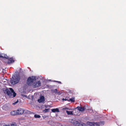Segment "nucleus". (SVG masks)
<instances>
[{
    "label": "nucleus",
    "mask_w": 126,
    "mask_h": 126,
    "mask_svg": "<svg viewBox=\"0 0 126 126\" xmlns=\"http://www.w3.org/2000/svg\"><path fill=\"white\" fill-rule=\"evenodd\" d=\"M34 117L35 118H40L41 117V116L40 115L37 114H35L34 115Z\"/></svg>",
    "instance_id": "nucleus-17"
},
{
    "label": "nucleus",
    "mask_w": 126,
    "mask_h": 126,
    "mask_svg": "<svg viewBox=\"0 0 126 126\" xmlns=\"http://www.w3.org/2000/svg\"><path fill=\"white\" fill-rule=\"evenodd\" d=\"M69 101H71L72 102H74L75 101V99L74 98H71L69 99Z\"/></svg>",
    "instance_id": "nucleus-19"
},
{
    "label": "nucleus",
    "mask_w": 126,
    "mask_h": 126,
    "mask_svg": "<svg viewBox=\"0 0 126 126\" xmlns=\"http://www.w3.org/2000/svg\"><path fill=\"white\" fill-rule=\"evenodd\" d=\"M18 102V100H17L16 101V102H15L14 103H13V104L14 105H15L16 104V103H17Z\"/></svg>",
    "instance_id": "nucleus-23"
},
{
    "label": "nucleus",
    "mask_w": 126,
    "mask_h": 126,
    "mask_svg": "<svg viewBox=\"0 0 126 126\" xmlns=\"http://www.w3.org/2000/svg\"><path fill=\"white\" fill-rule=\"evenodd\" d=\"M4 93L7 94L10 98L15 97L16 95L13 89L11 88H7L3 90Z\"/></svg>",
    "instance_id": "nucleus-1"
},
{
    "label": "nucleus",
    "mask_w": 126,
    "mask_h": 126,
    "mask_svg": "<svg viewBox=\"0 0 126 126\" xmlns=\"http://www.w3.org/2000/svg\"><path fill=\"white\" fill-rule=\"evenodd\" d=\"M64 109H67V108H65Z\"/></svg>",
    "instance_id": "nucleus-26"
},
{
    "label": "nucleus",
    "mask_w": 126,
    "mask_h": 126,
    "mask_svg": "<svg viewBox=\"0 0 126 126\" xmlns=\"http://www.w3.org/2000/svg\"><path fill=\"white\" fill-rule=\"evenodd\" d=\"M66 112L67 113V114L68 115L69 114H71L72 115L73 114V112L72 111H69L67 110L66 111Z\"/></svg>",
    "instance_id": "nucleus-15"
},
{
    "label": "nucleus",
    "mask_w": 126,
    "mask_h": 126,
    "mask_svg": "<svg viewBox=\"0 0 126 126\" xmlns=\"http://www.w3.org/2000/svg\"><path fill=\"white\" fill-rule=\"evenodd\" d=\"M0 58H3L7 59L9 58V57L6 54L5 55L4 54H1L0 53Z\"/></svg>",
    "instance_id": "nucleus-9"
},
{
    "label": "nucleus",
    "mask_w": 126,
    "mask_h": 126,
    "mask_svg": "<svg viewBox=\"0 0 126 126\" xmlns=\"http://www.w3.org/2000/svg\"><path fill=\"white\" fill-rule=\"evenodd\" d=\"M56 81V82H58V83H60V84H61V82L60 81Z\"/></svg>",
    "instance_id": "nucleus-25"
},
{
    "label": "nucleus",
    "mask_w": 126,
    "mask_h": 126,
    "mask_svg": "<svg viewBox=\"0 0 126 126\" xmlns=\"http://www.w3.org/2000/svg\"><path fill=\"white\" fill-rule=\"evenodd\" d=\"M97 123H98L99 124V125H97V126H99L100 125H103L104 124V123H105L104 122H101L99 123H98V122H97Z\"/></svg>",
    "instance_id": "nucleus-16"
},
{
    "label": "nucleus",
    "mask_w": 126,
    "mask_h": 126,
    "mask_svg": "<svg viewBox=\"0 0 126 126\" xmlns=\"http://www.w3.org/2000/svg\"><path fill=\"white\" fill-rule=\"evenodd\" d=\"M10 114L12 115H17V110H14L10 112Z\"/></svg>",
    "instance_id": "nucleus-10"
},
{
    "label": "nucleus",
    "mask_w": 126,
    "mask_h": 126,
    "mask_svg": "<svg viewBox=\"0 0 126 126\" xmlns=\"http://www.w3.org/2000/svg\"><path fill=\"white\" fill-rule=\"evenodd\" d=\"M53 92L55 93H58L57 92V89H56L54 90Z\"/></svg>",
    "instance_id": "nucleus-21"
},
{
    "label": "nucleus",
    "mask_w": 126,
    "mask_h": 126,
    "mask_svg": "<svg viewBox=\"0 0 126 126\" xmlns=\"http://www.w3.org/2000/svg\"><path fill=\"white\" fill-rule=\"evenodd\" d=\"M71 122L72 123L74 126H84L85 125L84 124H82L78 121L72 119Z\"/></svg>",
    "instance_id": "nucleus-4"
},
{
    "label": "nucleus",
    "mask_w": 126,
    "mask_h": 126,
    "mask_svg": "<svg viewBox=\"0 0 126 126\" xmlns=\"http://www.w3.org/2000/svg\"><path fill=\"white\" fill-rule=\"evenodd\" d=\"M11 126H17V125L16 123H13L11 124Z\"/></svg>",
    "instance_id": "nucleus-18"
},
{
    "label": "nucleus",
    "mask_w": 126,
    "mask_h": 126,
    "mask_svg": "<svg viewBox=\"0 0 126 126\" xmlns=\"http://www.w3.org/2000/svg\"><path fill=\"white\" fill-rule=\"evenodd\" d=\"M44 97L43 96H42L40 97V99L38 100V102L39 103L43 102L44 101Z\"/></svg>",
    "instance_id": "nucleus-8"
},
{
    "label": "nucleus",
    "mask_w": 126,
    "mask_h": 126,
    "mask_svg": "<svg viewBox=\"0 0 126 126\" xmlns=\"http://www.w3.org/2000/svg\"><path fill=\"white\" fill-rule=\"evenodd\" d=\"M54 126H62V125L59 123H55Z\"/></svg>",
    "instance_id": "nucleus-14"
},
{
    "label": "nucleus",
    "mask_w": 126,
    "mask_h": 126,
    "mask_svg": "<svg viewBox=\"0 0 126 126\" xmlns=\"http://www.w3.org/2000/svg\"><path fill=\"white\" fill-rule=\"evenodd\" d=\"M17 115H20L22 114L24 112V110L21 108L18 109L17 110Z\"/></svg>",
    "instance_id": "nucleus-7"
},
{
    "label": "nucleus",
    "mask_w": 126,
    "mask_h": 126,
    "mask_svg": "<svg viewBox=\"0 0 126 126\" xmlns=\"http://www.w3.org/2000/svg\"><path fill=\"white\" fill-rule=\"evenodd\" d=\"M49 109H46L43 110V112H46L48 111Z\"/></svg>",
    "instance_id": "nucleus-20"
},
{
    "label": "nucleus",
    "mask_w": 126,
    "mask_h": 126,
    "mask_svg": "<svg viewBox=\"0 0 126 126\" xmlns=\"http://www.w3.org/2000/svg\"><path fill=\"white\" fill-rule=\"evenodd\" d=\"M62 100L63 101L65 100V101H69V99H67L66 98H65V99L64 98H63L62 99Z\"/></svg>",
    "instance_id": "nucleus-22"
},
{
    "label": "nucleus",
    "mask_w": 126,
    "mask_h": 126,
    "mask_svg": "<svg viewBox=\"0 0 126 126\" xmlns=\"http://www.w3.org/2000/svg\"><path fill=\"white\" fill-rule=\"evenodd\" d=\"M78 110L79 111H83L84 110V108L82 107H77Z\"/></svg>",
    "instance_id": "nucleus-12"
},
{
    "label": "nucleus",
    "mask_w": 126,
    "mask_h": 126,
    "mask_svg": "<svg viewBox=\"0 0 126 126\" xmlns=\"http://www.w3.org/2000/svg\"><path fill=\"white\" fill-rule=\"evenodd\" d=\"M14 62V61L12 58H10L9 59L8 61V63H13Z\"/></svg>",
    "instance_id": "nucleus-13"
},
{
    "label": "nucleus",
    "mask_w": 126,
    "mask_h": 126,
    "mask_svg": "<svg viewBox=\"0 0 126 126\" xmlns=\"http://www.w3.org/2000/svg\"><path fill=\"white\" fill-rule=\"evenodd\" d=\"M51 110L53 112H59V109L58 108L53 109Z\"/></svg>",
    "instance_id": "nucleus-11"
},
{
    "label": "nucleus",
    "mask_w": 126,
    "mask_h": 126,
    "mask_svg": "<svg viewBox=\"0 0 126 126\" xmlns=\"http://www.w3.org/2000/svg\"><path fill=\"white\" fill-rule=\"evenodd\" d=\"M3 126H10L9 125H5Z\"/></svg>",
    "instance_id": "nucleus-24"
},
{
    "label": "nucleus",
    "mask_w": 126,
    "mask_h": 126,
    "mask_svg": "<svg viewBox=\"0 0 126 126\" xmlns=\"http://www.w3.org/2000/svg\"><path fill=\"white\" fill-rule=\"evenodd\" d=\"M87 125L90 126H97V125H99V123L97 122H87Z\"/></svg>",
    "instance_id": "nucleus-6"
},
{
    "label": "nucleus",
    "mask_w": 126,
    "mask_h": 126,
    "mask_svg": "<svg viewBox=\"0 0 126 126\" xmlns=\"http://www.w3.org/2000/svg\"><path fill=\"white\" fill-rule=\"evenodd\" d=\"M20 79L19 77H17L15 78V79L13 78L12 79H11L10 80V82L12 84L14 85L18 82L19 81Z\"/></svg>",
    "instance_id": "nucleus-3"
},
{
    "label": "nucleus",
    "mask_w": 126,
    "mask_h": 126,
    "mask_svg": "<svg viewBox=\"0 0 126 126\" xmlns=\"http://www.w3.org/2000/svg\"><path fill=\"white\" fill-rule=\"evenodd\" d=\"M36 79V77L34 76H32L29 77L27 80V83L29 85H32L35 81Z\"/></svg>",
    "instance_id": "nucleus-2"
},
{
    "label": "nucleus",
    "mask_w": 126,
    "mask_h": 126,
    "mask_svg": "<svg viewBox=\"0 0 126 126\" xmlns=\"http://www.w3.org/2000/svg\"><path fill=\"white\" fill-rule=\"evenodd\" d=\"M41 83L40 81H38L36 83L34 82L32 85L33 87L34 88H36L41 85Z\"/></svg>",
    "instance_id": "nucleus-5"
}]
</instances>
